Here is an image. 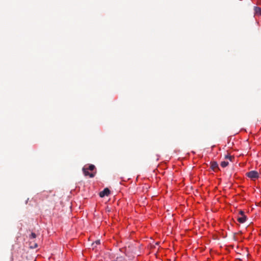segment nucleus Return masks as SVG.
Here are the masks:
<instances>
[{
    "label": "nucleus",
    "instance_id": "nucleus-1",
    "mask_svg": "<svg viewBox=\"0 0 261 261\" xmlns=\"http://www.w3.org/2000/svg\"><path fill=\"white\" fill-rule=\"evenodd\" d=\"M247 175L248 177L252 179L257 178L259 177V173L256 171H251L247 173Z\"/></svg>",
    "mask_w": 261,
    "mask_h": 261
},
{
    "label": "nucleus",
    "instance_id": "nucleus-2",
    "mask_svg": "<svg viewBox=\"0 0 261 261\" xmlns=\"http://www.w3.org/2000/svg\"><path fill=\"white\" fill-rule=\"evenodd\" d=\"M83 172L85 176H89L91 178H93L94 177L95 175V172L94 173H89L88 171L87 166L85 165L83 167L82 169Z\"/></svg>",
    "mask_w": 261,
    "mask_h": 261
},
{
    "label": "nucleus",
    "instance_id": "nucleus-3",
    "mask_svg": "<svg viewBox=\"0 0 261 261\" xmlns=\"http://www.w3.org/2000/svg\"><path fill=\"white\" fill-rule=\"evenodd\" d=\"M110 191L108 188H105L102 191L99 193V196L103 197L105 196H108L110 194Z\"/></svg>",
    "mask_w": 261,
    "mask_h": 261
},
{
    "label": "nucleus",
    "instance_id": "nucleus-4",
    "mask_svg": "<svg viewBox=\"0 0 261 261\" xmlns=\"http://www.w3.org/2000/svg\"><path fill=\"white\" fill-rule=\"evenodd\" d=\"M237 220L241 223H244L246 220V216L245 215H243L241 216H238L237 218Z\"/></svg>",
    "mask_w": 261,
    "mask_h": 261
},
{
    "label": "nucleus",
    "instance_id": "nucleus-5",
    "mask_svg": "<svg viewBox=\"0 0 261 261\" xmlns=\"http://www.w3.org/2000/svg\"><path fill=\"white\" fill-rule=\"evenodd\" d=\"M211 169L215 171L217 169H219L218 164L216 162H213L211 163Z\"/></svg>",
    "mask_w": 261,
    "mask_h": 261
},
{
    "label": "nucleus",
    "instance_id": "nucleus-6",
    "mask_svg": "<svg viewBox=\"0 0 261 261\" xmlns=\"http://www.w3.org/2000/svg\"><path fill=\"white\" fill-rule=\"evenodd\" d=\"M254 10L255 15L261 16V8L254 7Z\"/></svg>",
    "mask_w": 261,
    "mask_h": 261
},
{
    "label": "nucleus",
    "instance_id": "nucleus-7",
    "mask_svg": "<svg viewBox=\"0 0 261 261\" xmlns=\"http://www.w3.org/2000/svg\"><path fill=\"white\" fill-rule=\"evenodd\" d=\"M228 164H229V163L227 161H222L221 163V166L222 167H226V166H227L228 165Z\"/></svg>",
    "mask_w": 261,
    "mask_h": 261
},
{
    "label": "nucleus",
    "instance_id": "nucleus-8",
    "mask_svg": "<svg viewBox=\"0 0 261 261\" xmlns=\"http://www.w3.org/2000/svg\"><path fill=\"white\" fill-rule=\"evenodd\" d=\"M224 158L225 159H228L230 161H232V159H234V157L233 156H231L229 154H227V155H225V157Z\"/></svg>",
    "mask_w": 261,
    "mask_h": 261
},
{
    "label": "nucleus",
    "instance_id": "nucleus-9",
    "mask_svg": "<svg viewBox=\"0 0 261 261\" xmlns=\"http://www.w3.org/2000/svg\"><path fill=\"white\" fill-rule=\"evenodd\" d=\"M87 168H88V170H89L90 171H93L95 168V167L94 165H89L88 166H87Z\"/></svg>",
    "mask_w": 261,
    "mask_h": 261
},
{
    "label": "nucleus",
    "instance_id": "nucleus-10",
    "mask_svg": "<svg viewBox=\"0 0 261 261\" xmlns=\"http://www.w3.org/2000/svg\"><path fill=\"white\" fill-rule=\"evenodd\" d=\"M36 238V234L34 232H32L29 237L30 239H34Z\"/></svg>",
    "mask_w": 261,
    "mask_h": 261
},
{
    "label": "nucleus",
    "instance_id": "nucleus-11",
    "mask_svg": "<svg viewBox=\"0 0 261 261\" xmlns=\"http://www.w3.org/2000/svg\"><path fill=\"white\" fill-rule=\"evenodd\" d=\"M38 246L37 244L36 243H34L32 245L30 246V248L34 249L37 248Z\"/></svg>",
    "mask_w": 261,
    "mask_h": 261
},
{
    "label": "nucleus",
    "instance_id": "nucleus-12",
    "mask_svg": "<svg viewBox=\"0 0 261 261\" xmlns=\"http://www.w3.org/2000/svg\"><path fill=\"white\" fill-rule=\"evenodd\" d=\"M245 215L244 214V212L242 211H240L239 212V216H241V215Z\"/></svg>",
    "mask_w": 261,
    "mask_h": 261
},
{
    "label": "nucleus",
    "instance_id": "nucleus-13",
    "mask_svg": "<svg viewBox=\"0 0 261 261\" xmlns=\"http://www.w3.org/2000/svg\"><path fill=\"white\" fill-rule=\"evenodd\" d=\"M94 244H95L96 245H99L100 244V241L99 240L96 241L95 242V243L93 244V245H94Z\"/></svg>",
    "mask_w": 261,
    "mask_h": 261
}]
</instances>
